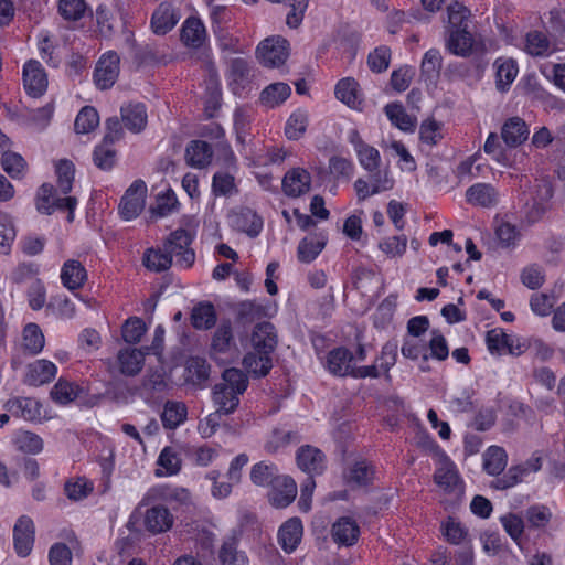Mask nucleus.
Returning a JSON list of instances; mask_svg holds the SVG:
<instances>
[{"mask_svg": "<svg viewBox=\"0 0 565 565\" xmlns=\"http://www.w3.org/2000/svg\"><path fill=\"white\" fill-rule=\"evenodd\" d=\"M256 55L265 67H279L289 55L288 41L281 36L267 38L258 44Z\"/></svg>", "mask_w": 565, "mask_h": 565, "instance_id": "39448f33", "label": "nucleus"}, {"mask_svg": "<svg viewBox=\"0 0 565 565\" xmlns=\"http://www.w3.org/2000/svg\"><path fill=\"white\" fill-rule=\"evenodd\" d=\"M448 25L447 32L451 29L459 28H468V22L470 18V11L465 6L456 2L454 4L448 6Z\"/></svg>", "mask_w": 565, "mask_h": 565, "instance_id": "13d9d810", "label": "nucleus"}, {"mask_svg": "<svg viewBox=\"0 0 565 565\" xmlns=\"http://www.w3.org/2000/svg\"><path fill=\"white\" fill-rule=\"evenodd\" d=\"M356 152L360 164L369 172H374L381 163V156L376 148L366 145Z\"/></svg>", "mask_w": 565, "mask_h": 565, "instance_id": "774afa93", "label": "nucleus"}, {"mask_svg": "<svg viewBox=\"0 0 565 565\" xmlns=\"http://www.w3.org/2000/svg\"><path fill=\"white\" fill-rule=\"evenodd\" d=\"M34 534L33 521L29 516H20L13 527V546L20 557L30 555L34 544Z\"/></svg>", "mask_w": 565, "mask_h": 565, "instance_id": "9d476101", "label": "nucleus"}, {"mask_svg": "<svg viewBox=\"0 0 565 565\" xmlns=\"http://www.w3.org/2000/svg\"><path fill=\"white\" fill-rule=\"evenodd\" d=\"M274 463L260 461L252 467L250 480L258 487H269L280 477Z\"/></svg>", "mask_w": 565, "mask_h": 565, "instance_id": "58836bf2", "label": "nucleus"}, {"mask_svg": "<svg viewBox=\"0 0 565 565\" xmlns=\"http://www.w3.org/2000/svg\"><path fill=\"white\" fill-rule=\"evenodd\" d=\"M215 322L216 312L212 303L201 302L193 307L191 312V323L195 329L207 330L214 327Z\"/></svg>", "mask_w": 565, "mask_h": 565, "instance_id": "e433bc0d", "label": "nucleus"}, {"mask_svg": "<svg viewBox=\"0 0 565 565\" xmlns=\"http://www.w3.org/2000/svg\"><path fill=\"white\" fill-rule=\"evenodd\" d=\"M247 386L248 379L243 371L235 367L226 369L222 374V382L213 388L214 406L225 415L234 413L239 405V396Z\"/></svg>", "mask_w": 565, "mask_h": 565, "instance_id": "f257e3e1", "label": "nucleus"}, {"mask_svg": "<svg viewBox=\"0 0 565 565\" xmlns=\"http://www.w3.org/2000/svg\"><path fill=\"white\" fill-rule=\"evenodd\" d=\"M237 224L249 236H257L263 228V220L254 211L246 209L241 212Z\"/></svg>", "mask_w": 565, "mask_h": 565, "instance_id": "680f3d73", "label": "nucleus"}, {"mask_svg": "<svg viewBox=\"0 0 565 565\" xmlns=\"http://www.w3.org/2000/svg\"><path fill=\"white\" fill-rule=\"evenodd\" d=\"M81 388L75 383L60 379L51 391L52 398L60 404H68L77 398Z\"/></svg>", "mask_w": 565, "mask_h": 565, "instance_id": "49530a36", "label": "nucleus"}, {"mask_svg": "<svg viewBox=\"0 0 565 565\" xmlns=\"http://www.w3.org/2000/svg\"><path fill=\"white\" fill-rule=\"evenodd\" d=\"M180 15L169 3H161L154 10L151 18V28L156 34L164 35L179 22Z\"/></svg>", "mask_w": 565, "mask_h": 565, "instance_id": "412c9836", "label": "nucleus"}, {"mask_svg": "<svg viewBox=\"0 0 565 565\" xmlns=\"http://www.w3.org/2000/svg\"><path fill=\"white\" fill-rule=\"evenodd\" d=\"M93 161L100 170H110L116 163V150L111 143L102 141L93 152Z\"/></svg>", "mask_w": 565, "mask_h": 565, "instance_id": "603ef678", "label": "nucleus"}, {"mask_svg": "<svg viewBox=\"0 0 565 565\" xmlns=\"http://www.w3.org/2000/svg\"><path fill=\"white\" fill-rule=\"evenodd\" d=\"M23 85L26 93L34 97H41L47 88V76L40 62L30 60L23 66Z\"/></svg>", "mask_w": 565, "mask_h": 565, "instance_id": "6e6552de", "label": "nucleus"}, {"mask_svg": "<svg viewBox=\"0 0 565 565\" xmlns=\"http://www.w3.org/2000/svg\"><path fill=\"white\" fill-rule=\"evenodd\" d=\"M119 55L115 52L104 54L97 62L94 81L100 89L110 88L119 75Z\"/></svg>", "mask_w": 565, "mask_h": 565, "instance_id": "0eeeda50", "label": "nucleus"}, {"mask_svg": "<svg viewBox=\"0 0 565 565\" xmlns=\"http://www.w3.org/2000/svg\"><path fill=\"white\" fill-rule=\"evenodd\" d=\"M419 138L427 146H435L443 139L441 124L435 119H426L419 128Z\"/></svg>", "mask_w": 565, "mask_h": 565, "instance_id": "e2e57ef3", "label": "nucleus"}, {"mask_svg": "<svg viewBox=\"0 0 565 565\" xmlns=\"http://www.w3.org/2000/svg\"><path fill=\"white\" fill-rule=\"evenodd\" d=\"M483 150L487 154L491 156V158L502 166L510 164V157L505 147L499 140V137L495 132L489 134Z\"/></svg>", "mask_w": 565, "mask_h": 565, "instance_id": "5fc2aeb1", "label": "nucleus"}, {"mask_svg": "<svg viewBox=\"0 0 565 565\" xmlns=\"http://www.w3.org/2000/svg\"><path fill=\"white\" fill-rule=\"evenodd\" d=\"M466 200L476 206L492 207L499 202V193L489 183H476L467 189Z\"/></svg>", "mask_w": 565, "mask_h": 565, "instance_id": "b1692460", "label": "nucleus"}, {"mask_svg": "<svg viewBox=\"0 0 565 565\" xmlns=\"http://www.w3.org/2000/svg\"><path fill=\"white\" fill-rule=\"evenodd\" d=\"M360 535V527L356 522L349 518H340L332 526V537L340 545H353Z\"/></svg>", "mask_w": 565, "mask_h": 565, "instance_id": "c85d7f7f", "label": "nucleus"}, {"mask_svg": "<svg viewBox=\"0 0 565 565\" xmlns=\"http://www.w3.org/2000/svg\"><path fill=\"white\" fill-rule=\"evenodd\" d=\"M61 280L70 290L79 289L87 280V270L81 262L68 259L62 266Z\"/></svg>", "mask_w": 565, "mask_h": 565, "instance_id": "bb28decb", "label": "nucleus"}, {"mask_svg": "<svg viewBox=\"0 0 565 565\" xmlns=\"http://www.w3.org/2000/svg\"><path fill=\"white\" fill-rule=\"evenodd\" d=\"M99 125V115L92 106L83 107L77 114L74 128L77 134H88Z\"/></svg>", "mask_w": 565, "mask_h": 565, "instance_id": "a18cd8bd", "label": "nucleus"}, {"mask_svg": "<svg viewBox=\"0 0 565 565\" xmlns=\"http://www.w3.org/2000/svg\"><path fill=\"white\" fill-rule=\"evenodd\" d=\"M243 365L256 377L266 376L273 367L271 355L253 350L244 356Z\"/></svg>", "mask_w": 565, "mask_h": 565, "instance_id": "72a5a7b5", "label": "nucleus"}, {"mask_svg": "<svg viewBox=\"0 0 565 565\" xmlns=\"http://www.w3.org/2000/svg\"><path fill=\"white\" fill-rule=\"evenodd\" d=\"M554 305V297L545 292H535L530 299L531 310L540 317L548 316L552 312Z\"/></svg>", "mask_w": 565, "mask_h": 565, "instance_id": "338daca9", "label": "nucleus"}, {"mask_svg": "<svg viewBox=\"0 0 565 565\" xmlns=\"http://www.w3.org/2000/svg\"><path fill=\"white\" fill-rule=\"evenodd\" d=\"M147 185L142 180H136L126 190L119 203V214L126 221L136 218L145 209Z\"/></svg>", "mask_w": 565, "mask_h": 565, "instance_id": "423d86ee", "label": "nucleus"}, {"mask_svg": "<svg viewBox=\"0 0 565 565\" xmlns=\"http://www.w3.org/2000/svg\"><path fill=\"white\" fill-rule=\"evenodd\" d=\"M493 67L495 70L497 89L502 93L509 90L519 73L516 62L510 57H499L494 61Z\"/></svg>", "mask_w": 565, "mask_h": 565, "instance_id": "cd10ccee", "label": "nucleus"}, {"mask_svg": "<svg viewBox=\"0 0 565 565\" xmlns=\"http://www.w3.org/2000/svg\"><path fill=\"white\" fill-rule=\"evenodd\" d=\"M434 482L443 494L446 509L459 504L465 494V483L456 465L447 457L439 460L434 473Z\"/></svg>", "mask_w": 565, "mask_h": 565, "instance_id": "f03ea898", "label": "nucleus"}, {"mask_svg": "<svg viewBox=\"0 0 565 565\" xmlns=\"http://www.w3.org/2000/svg\"><path fill=\"white\" fill-rule=\"evenodd\" d=\"M326 245L323 236H308L298 245V258L302 263H311L317 258Z\"/></svg>", "mask_w": 565, "mask_h": 565, "instance_id": "a19ab883", "label": "nucleus"}, {"mask_svg": "<svg viewBox=\"0 0 565 565\" xmlns=\"http://www.w3.org/2000/svg\"><path fill=\"white\" fill-rule=\"evenodd\" d=\"M508 462L505 450L499 446H490L483 454V469L491 476L500 475Z\"/></svg>", "mask_w": 565, "mask_h": 565, "instance_id": "4c0bfd02", "label": "nucleus"}, {"mask_svg": "<svg viewBox=\"0 0 565 565\" xmlns=\"http://www.w3.org/2000/svg\"><path fill=\"white\" fill-rule=\"evenodd\" d=\"M529 128L520 117L509 118L501 128V137L508 148L522 145L529 137Z\"/></svg>", "mask_w": 565, "mask_h": 565, "instance_id": "5701e85b", "label": "nucleus"}, {"mask_svg": "<svg viewBox=\"0 0 565 565\" xmlns=\"http://www.w3.org/2000/svg\"><path fill=\"white\" fill-rule=\"evenodd\" d=\"M269 501L276 508L288 507L297 495V484L289 476L281 475L270 484Z\"/></svg>", "mask_w": 565, "mask_h": 565, "instance_id": "ddd939ff", "label": "nucleus"}, {"mask_svg": "<svg viewBox=\"0 0 565 565\" xmlns=\"http://www.w3.org/2000/svg\"><path fill=\"white\" fill-rule=\"evenodd\" d=\"M374 470L366 461L355 462L347 475L348 482L354 486H366L373 479Z\"/></svg>", "mask_w": 565, "mask_h": 565, "instance_id": "864d4df0", "label": "nucleus"}, {"mask_svg": "<svg viewBox=\"0 0 565 565\" xmlns=\"http://www.w3.org/2000/svg\"><path fill=\"white\" fill-rule=\"evenodd\" d=\"M303 534L302 523L298 518L286 521L278 531V543L286 553H292Z\"/></svg>", "mask_w": 565, "mask_h": 565, "instance_id": "4be33fe9", "label": "nucleus"}, {"mask_svg": "<svg viewBox=\"0 0 565 565\" xmlns=\"http://www.w3.org/2000/svg\"><path fill=\"white\" fill-rule=\"evenodd\" d=\"M142 264L151 271H164L172 265L171 255L167 252L164 245L157 248L150 247L143 253Z\"/></svg>", "mask_w": 565, "mask_h": 565, "instance_id": "f704fd0d", "label": "nucleus"}, {"mask_svg": "<svg viewBox=\"0 0 565 565\" xmlns=\"http://www.w3.org/2000/svg\"><path fill=\"white\" fill-rule=\"evenodd\" d=\"M385 114L391 122L403 131H413L416 127V120L406 113L401 104H387Z\"/></svg>", "mask_w": 565, "mask_h": 565, "instance_id": "79ce46f5", "label": "nucleus"}, {"mask_svg": "<svg viewBox=\"0 0 565 565\" xmlns=\"http://www.w3.org/2000/svg\"><path fill=\"white\" fill-rule=\"evenodd\" d=\"M158 466L163 469L157 471V476H174L181 470L182 460L179 451L173 447H164L157 460Z\"/></svg>", "mask_w": 565, "mask_h": 565, "instance_id": "ea45409f", "label": "nucleus"}, {"mask_svg": "<svg viewBox=\"0 0 565 565\" xmlns=\"http://www.w3.org/2000/svg\"><path fill=\"white\" fill-rule=\"evenodd\" d=\"M188 416L186 405L182 402L168 401L163 405L161 422L166 429H175Z\"/></svg>", "mask_w": 565, "mask_h": 565, "instance_id": "2f4dec72", "label": "nucleus"}, {"mask_svg": "<svg viewBox=\"0 0 565 565\" xmlns=\"http://www.w3.org/2000/svg\"><path fill=\"white\" fill-rule=\"evenodd\" d=\"M296 459L298 467L310 476L321 475L326 469V457L316 447L301 446L297 451Z\"/></svg>", "mask_w": 565, "mask_h": 565, "instance_id": "f8f14e48", "label": "nucleus"}, {"mask_svg": "<svg viewBox=\"0 0 565 565\" xmlns=\"http://www.w3.org/2000/svg\"><path fill=\"white\" fill-rule=\"evenodd\" d=\"M186 380L196 386H202L210 376V365L202 358H191L186 363Z\"/></svg>", "mask_w": 565, "mask_h": 565, "instance_id": "37998d69", "label": "nucleus"}, {"mask_svg": "<svg viewBox=\"0 0 565 565\" xmlns=\"http://www.w3.org/2000/svg\"><path fill=\"white\" fill-rule=\"evenodd\" d=\"M291 88L286 83H273L266 86L259 96V103L267 108H275L287 100Z\"/></svg>", "mask_w": 565, "mask_h": 565, "instance_id": "473e14b6", "label": "nucleus"}, {"mask_svg": "<svg viewBox=\"0 0 565 565\" xmlns=\"http://www.w3.org/2000/svg\"><path fill=\"white\" fill-rule=\"evenodd\" d=\"M191 242V235L183 228L175 230L164 241V248L171 255V260L175 257L177 266L189 268L194 263L195 254L190 248Z\"/></svg>", "mask_w": 565, "mask_h": 565, "instance_id": "20e7f679", "label": "nucleus"}, {"mask_svg": "<svg viewBox=\"0 0 565 565\" xmlns=\"http://www.w3.org/2000/svg\"><path fill=\"white\" fill-rule=\"evenodd\" d=\"M213 151L211 146L202 140L192 141L185 151L188 163L194 168L206 167L212 159Z\"/></svg>", "mask_w": 565, "mask_h": 565, "instance_id": "c9c22d12", "label": "nucleus"}, {"mask_svg": "<svg viewBox=\"0 0 565 565\" xmlns=\"http://www.w3.org/2000/svg\"><path fill=\"white\" fill-rule=\"evenodd\" d=\"M252 347L256 352L271 355L277 345V333L270 322L257 323L252 332Z\"/></svg>", "mask_w": 565, "mask_h": 565, "instance_id": "f3484780", "label": "nucleus"}, {"mask_svg": "<svg viewBox=\"0 0 565 565\" xmlns=\"http://www.w3.org/2000/svg\"><path fill=\"white\" fill-rule=\"evenodd\" d=\"M145 352L137 348H124L117 353L116 365L126 376L137 375L145 363Z\"/></svg>", "mask_w": 565, "mask_h": 565, "instance_id": "dca6fc26", "label": "nucleus"}, {"mask_svg": "<svg viewBox=\"0 0 565 565\" xmlns=\"http://www.w3.org/2000/svg\"><path fill=\"white\" fill-rule=\"evenodd\" d=\"M232 342L233 332L231 322H222L213 335L212 348L214 351L224 353L230 349Z\"/></svg>", "mask_w": 565, "mask_h": 565, "instance_id": "0e129e2a", "label": "nucleus"}, {"mask_svg": "<svg viewBox=\"0 0 565 565\" xmlns=\"http://www.w3.org/2000/svg\"><path fill=\"white\" fill-rule=\"evenodd\" d=\"M12 444L17 450L28 455H38L44 448V441L38 434L24 429L13 434Z\"/></svg>", "mask_w": 565, "mask_h": 565, "instance_id": "7c9ffc66", "label": "nucleus"}, {"mask_svg": "<svg viewBox=\"0 0 565 565\" xmlns=\"http://www.w3.org/2000/svg\"><path fill=\"white\" fill-rule=\"evenodd\" d=\"M441 63L443 58L440 52L437 49L428 50L422 61V74L428 79L436 78L439 75Z\"/></svg>", "mask_w": 565, "mask_h": 565, "instance_id": "4d7b16f0", "label": "nucleus"}, {"mask_svg": "<svg viewBox=\"0 0 565 565\" xmlns=\"http://www.w3.org/2000/svg\"><path fill=\"white\" fill-rule=\"evenodd\" d=\"M447 33L446 47L451 54L467 57L472 53L475 40L468 28L451 29Z\"/></svg>", "mask_w": 565, "mask_h": 565, "instance_id": "a211bd4d", "label": "nucleus"}, {"mask_svg": "<svg viewBox=\"0 0 565 565\" xmlns=\"http://www.w3.org/2000/svg\"><path fill=\"white\" fill-rule=\"evenodd\" d=\"M36 209L43 214H52L56 210H67L70 222L74 218L77 200L74 196L57 198L53 185L44 183L36 193Z\"/></svg>", "mask_w": 565, "mask_h": 565, "instance_id": "7ed1b4c3", "label": "nucleus"}, {"mask_svg": "<svg viewBox=\"0 0 565 565\" xmlns=\"http://www.w3.org/2000/svg\"><path fill=\"white\" fill-rule=\"evenodd\" d=\"M206 36L205 26L199 18L190 17L183 22L180 38L184 45L198 49L203 45Z\"/></svg>", "mask_w": 565, "mask_h": 565, "instance_id": "393cba45", "label": "nucleus"}, {"mask_svg": "<svg viewBox=\"0 0 565 565\" xmlns=\"http://www.w3.org/2000/svg\"><path fill=\"white\" fill-rule=\"evenodd\" d=\"M353 360L354 355L347 348L339 347L328 352L323 365L334 376H350Z\"/></svg>", "mask_w": 565, "mask_h": 565, "instance_id": "9b49d317", "label": "nucleus"}, {"mask_svg": "<svg viewBox=\"0 0 565 565\" xmlns=\"http://www.w3.org/2000/svg\"><path fill=\"white\" fill-rule=\"evenodd\" d=\"M121 120L125 127L138 134L142 131L148 121L146 106L141 103H128L120 107Z\"/></svg>", "mask_w": 565, "mask_h": 565, "instance_id": "6ab92c4d", "label": "nucleus"}, {"mask_svg": "<svg viewBox=\"0 0 565 565\" xmlns=\"http://www.w3.org/2000/svg\"><path fill=\"white\" fill-rule=\"evenodd\" d=\"M57 372L56 365L49 360H36L28 365L25 383L40 386L51 382Z\"/></svg>", "mask_w": 565, "mask_h": 565, "instance_id": "aec40b11", "label": "nucleus"}, {"mask_svg": "<svg viewBox=\"0 0 565 565\" xmlns=\"http://www.w3.org/2000/svg\"><path fill=\"white\" fill-rule=\"evenodd\" d=\"M334 93L340 102L353 109H358L363 102L359 84L351 77L339 81Z\"/></svg>", "mask_w": 565, "mask_h": 565, "instance_id": "c756f323", "label": "nucleus"}, {"mask_svg": "<svg viewBox=\"0 0 565 565\" xmlns=\"http://www.w3.org/2000/svg\"><path fill=\"white\" fill-rule=\"evenodd\" d=\"M525 51L533 56L546 55L550 52V42L542 32H530L526 35Z\"/></svg>", "mask_w": 565, "mask_h": 565, "instance_id": "bf43d9fd", "label": "nucleus"}, {"mask_svg": "<svg viewBox=\"0 0 565 565\" xmlns=\"http://www.w3.org/2000/svg\"><path fill=\"white\" fill-rule=\"evenodd\" d=\"M311 175L301 168L288 171L282 179V191L286 195L298 198L310 190Z\"/></svg>", "mask_w": 565, "mask_h": 565, "instance_id": "2eb2a0df", "label": "nucleus"}, {"mask_svg": "<svg viewBox=\"0 0 565 565\" xmlns=\"http://www.w3.org/2000/svg\"><path fill=\"white\" fill-rule=\"evenodd\" d=\"M212 190L215 195L230 196L237 192L234 177L226 172H217L213 177Z\"/></svg>", "mask_w": 565, "mask_h": 565, "instance_id": "69168bd1", "label": "nucleus"}, {"mask_svg": "<svg viewBox=\"0 0 565 565\" xmlns=\"http://www.w3.org/2000/svg\"><path fill=\"white\" fill-rule=\"evenodd\" d=\"M174 522L170 510L164 505L157 504L149 508L145 513V527L152 534H160L169 531Z\"/></svg>", "mask_w": 565, "mask_h": 565, "instance_id": "4468645a", "label": "nucleus"}, {"mask_svg": "<svg viewBox=\"0 0 565 565\" xmlns=\"http://www.w3.org/2000/svg\"><path fill=\"white\" fill-rule=\"evenodd\" d=\"M1 166L3 170L12 179L23 178L26 171V162L23 157L17 152L4 151L1 157Z\"/></svg>", "mask_w": 565, "mask_h": 565, "instance_id": "de8ad7c7", "label": "nucleus"}, {"mask_svg": "<svg viewBox=\"0 0 565 565\" xmlns=\"http://www.w3.org/2000/svg\"><path fill=\"white\" fill-rule=\"evenodd\" d=\"M57 11L66 21L81 20L87 12L85 0H58Z\"/></svg>", "mask_w": 565, "mask_h": 565, "instance_id": "09e8293b", "label": "nucleus"}, {"mask_svg": "<svg viewBox=\"0 0 565 565\" xmlns=\"http://www.w3.org/2000/svg\"><path fill=\"white\" fill-rule=\"evenodd\" d=\"M44 343L45 339L39 326L35 323L26 324L23 330L24 350L30 354L35 355L43 350Z\"/></svg>", "mask_w": 565, "mask_h": 565, "instance_id": "c03bdc74", "label": "nucleus"}, {"mask_svg": "<svg viewBox=\"0 0 565 565\" xmlns=\"http://www.w3.org/2000/svg\"><path fill=\"white\" fill-rule=\"evenodd\" d=\"M249 67L244 58L237 57L230 62L227 79L232 92L242 96L248 84Z\"/></svg>", "mask_w": 565, "mask_h": 565, "instance_id": "a878e982", "label": "nucleus"}, {"mask_svg": "<svg viewBox=\"0 0 565 565\" xmlns=\"http://www.w3.org/2000/svg\"><path fill=\"white\" fill-rule=\"evenodd\" d=\"M3 408L14 417L22 418L26 422L41 420L42 404L32 397L17 396L9 398Z\"/></svg>", "mask_w": 565, "mask_h": 565, "instance_id": "1a4fd4ad", "label": "nucleus"}, {"mask_svg": "<svg viewBox=\"0 0 565 565\" xmlns=\"http://www.w3.org/2000/svg\"><path fill=\"white\" fill-rule=\"evenodd\" d=\"M552 512L545 505H532L525 511V519L530 527L544 529L552 520Z\"/></svg>", "mask_w": 565, "mask_h": 565, "instance_id": "6e6d98bb", "label": "nucleus"}, {"mask_svg": "<svg viewBox=\"0 0 565 565\" xmlns=\"http://www.w3.org/2000/svg\"><path fill=\"white\" fill-rule=\"evenodd\" d=\"M146 332V323L138 317L128 318L121 328L122 339L130 344L139 343Z\"/></svg>", "mask_w": 565, "mask_h": 565, "instance_id": "3c124183", "label": "nucleus"}, {"mask_svg": "<svg viewBox=\"0 0 565 565\" xmlns=\"http://www.w3.org/2000/svg\"><path fill=\"white\" fill-rule=\"evenodd\" d=\"M509 341H511V335L498 328L488 331L486 335L488 350L492 354L501 355L505 353Z\"/></svg>", "mask_w": 565, "mask_h": 565, "instance_id": "052dcab7", "label": "nucleus"}, {"mask_svg": "<svg viewBox=\"0 0 565 565\" xmlns=\"http://www.w3.org/2000/svg\"><path fill=\"white\" fill-rule=\"evenodd\" d=\"M308 126V115L306 111L296 110L288 118L285 126V134L290 140L300 139L306 132Z\"/></svg>", "mask_w": 565, "mask_h": 565, "instance_id": "8fccbe9b", "label": "nucleus"}]
</instances>
